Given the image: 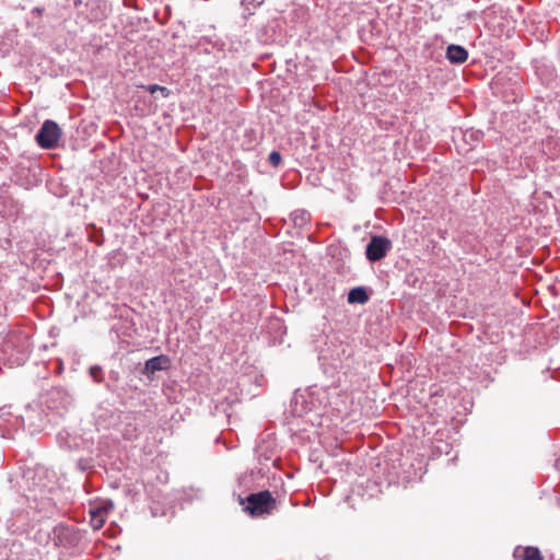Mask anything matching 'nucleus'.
<instances>
[{
  "mask_svg": "<svg viewBox=\"0 0 560 560\" xmlns=\"http://www.w3.org/2000/svg\"><path fill=\"white\" fill-rule=\"evenodd\" d=\"M290 220L295 228H303L310 222L311 214L306 210H295L290 214Z\"/></svg>",
  "mask_w": 560,
  "mask_h": 560,
  "instance_id": "nucleus-12",
  "label": "nucleus"
},
{
  "mask_svg": "<svg viewBox=\"0 0 560 560\" xmlns=\"http://www.w3.org/2000/svg\"><path fill=\"white\" fill-rule=\"evenodd\" d=\"M142 88L151 94H153L155 92H161L163 97H168L171 94V91L166 86H162L159 84H149V85H145Z\"/></svg>",
  "mask_w": 560,
  "mask_h": 560,
  "instance_id": "nucleus-15",
  "label": "nucleus"
},
{
  "mask_svg": "<svg viewBox=\"0 0 560 560\" xmlns=\"http://www.w3.org/2000/svg\"><path fill=\"white\" fill-rule=\"evenodd\" d=\"M108 378H109V383H107V384H106V388H107L108 390H110V392H114V390H115V388H114V386L112 385V383H116V382H118V381H119V378H120V374H119V372H118V371L112 370V371H109V373H108Z\"/></svg>",
  "mask_w": 560,
  "mask_h": 560,
  "instance_id": "nucleus-18",
  "label": "nucleus"
},
{
  "mask_svg": "<svg viewBox=\"0 0 560 560\" xmlns=\"http://www.w3.org/2000/svg\"><path fill=\"white\" fill-rule=\"evenodd\" d=\"M105 523V518L100 509L91 510V524L95 529L101 528Z\"/></svg>",
  "mask_w": 560,
  "mask_h": 560,
  "instance_id": "nucleus-14",
  "label": "nucleus"
},
{
  "mask_svg": "<svg viewBox=\"0 0 560 560\" xmlns=\"http://www.w3.org/2000/svg\"><path fill=\"white\" fill-rule=\"evenodd\" d=\"M13 179L21 187H24L25 189H30L32 187L39 185V183H42L40 168L36 164H33V165L19 164L15 167V171L13 173Z\"/></svg>",
  "mask_w": 560,
  "mask_h": 560,
  "instance_id": "nucleus-2",
  "label": "nucleus"
},
{
  "mask_svg": "<svg viewBox=\"0 0 560 560\" xmlns=\"http://www.w3.org/2000/svg\"><path fill=\"white\" fill-rule=\"evenodd\" d=\"M90 376L93 378L96 383H102L104 381L103 377V369L100 365H92L89 369Z\"/></svg>",
  "mask_w": 560,
  "mask_h": 560,
  "instance_id": "nucleus-16",
  "label": "nucleus"
},
{
  "mask_svg": "<svg viewBox=\"0 0 560 560\" xmlns=\"http://www.w3.org/2000/svg\"><path fill=\"white\" fill-rule=\"evenodd\" d=\"M383 493V477L374 476L365 481L362 486V497L366 499L378 498Z\"/></svg>",
  "mask_w": 560,
  "mask_h": 560,
  "instance_id": "nucleus-8",
  "label": "nucleus"
},
{
  "mask_svg": "<svg viewBox=\"0 0 560 560\" xmlns=\"http://www.w3.org/2000/svg\"><path fill=\"white\" fill-rule=\"evenodd\" d=\"M349 304H364L369 301V294L363 287H355L348 293Z\"/></svg>",
  "mask_w": 560,
  "mask_h": 560,
  "instance_id": "nucleus-11",
  "label": "nucleus"
},
{
  "mask_svg": "<svg viewBox=\"0 0 560 560\" xmlns=\"http://www.w3.org/2000/svg\"><path fill=\"white\" fill-rule=\"evenodd\" d=\"M386 244H387V250H388V249H389V247H390V242H389V240H387V241H386Z\"/></svg>",
  "mask_w": 560,
  "mask_h": 560,
  "instance_id": "nucleus-22",
  "label": "nucleus"
},
{
  "mask_svg": "<svg viewBox=\"0 0 560 560\" xmlns=\"http://www.w3.org/2000/svg\"><path fill=\"white\" fill-rule=\"evenodd\" d=\"M366 258L371 261H376L385 256V236H373L366 245Z\"/></svg>",
  "mask_w": 560,
  "mask_h": 560,
  "instance_id": "nucleus-7",
  "label": "nucleus"
},
{
  "mask_svg": "<svg viewBox=\"0 0 560 560\" xmlns=\"http://www.w3.org/2000/svg\"><path fill=\"white\" fill-rule=\"evenodd\" d=\"M171 359L166 354H160L145 361L141 373L149 380H153L155 372L168 370Z\"/></svg>",
  "mask_w": 560,
  "mask_h": 560,
  "instance_id": "nucleus-6",
  "label": "nucleus"
},
{
  "mask_svg": "<svg viewBox=\"0 0 560 560\" xmlns=\"http://www.w3.org/2000/svg\"><path fill=\"white\" fill-rule=\"evenodd\" d=\"M11 411L8 407L0 408V429L5 425L7 422L10 421Z\"/></svg>",
  "mask_w": 560,
  "mask_h": 560,
  "instance_id": "nucleus-19",
  "label": "nucleus"
},
{
  "mask_svg": "<svg viewBox=\"0 0 560 560\" xmlns=\"http://www.w3.org/2000/svg\"><path fill=\"white\" fill-rule=\"evenodd\" d=\"M114 508V503L110 500L103 501L100 503L95 509H100V511L103 513V515L110 511Z\"/></svg>",
  "mask_w": 560,
  "mask_h": 560,
  "instance_id": "nucleus-20",
  "label": "nucleus"
},
{
  "mask_svg": "<svg viewBox=\"0 0 560 560\" xmlns=\"http://www.w3.org/2000/svg\"><path fill=\"white\" fill-rule=\"evenodd\" d=\"M268 162L273 167H278L282 162V156L278 151H271L268 156Z\"/></svg>",
  "mask_w": 560,
  "mask_h": 560,
  "instance_id": "nucleus-17",
  "label": "nucleus"
},
{
  "mask_svg": "<svg viewBox=\"0 0 560 560\" xmlns=\"http://www.w3.org/2000/svg\"><path fill=\"white\" fill-rule=\"evenodd\" d=\"M291 405L293 406V412L298 416H302V413L306 412L310 407L306 404L305 397L303 394L295 393Z\"/></svg>",
  "mask_w": 560,
  "mask_h": 560,
  "instance_id": "nucleus-13",
  "label": "nucleus"
},
{
  "mask_svg": "<svg viewBox=\"0 0 560 560\" xmlns=\"http://www.w3.org/2000/svg\"><path fill=\"white\" fill-rule=\"evenodd\" d=\"M244 506V511L252 516H261L270 514L275 509L276 500L268 490L250 493L245 500L241 499L240 503Z\"/></svg>",
  "mask_w": 560,
  "mask_h": 560,
  "instance_id": "nucleus-1",
  "label": "nucleus"
},
{
  "mask_svg": "<svg viewBox=\"0 0 560 560\" xmlns=\"http://www.w3.org/2000/svg\"><path fill=\"white\" fill-rule=\"evenodd\" d=\"M35 11L39 13L42 10L39 8H35Z\"/></svg>",
  "mask_w": 560,
  "mask_h": 560,
  "instance_id": "nucleus-23",
  "label": "nucleus"
},
{
  "mask_svg": "<svg viewBox=\"0 0 560 560\" xmlns=\"http://www.w3.org/2000/svg\"><path fill=\"white\" fill-rule=\"evenodd\" d=\"M45 419L46 416L38 406H27L24 415L16 418L15 421H21L23 427H26L31 433H34L44 429Z\"/></svg>",
  "mask_w": 560,
  "mask_h": 560,
  "instance_id": "nucleus-5",
  "label": "nucleus"
},
{
  "mask_svg": "<svg viewBox=\"0 0 560 560\" xmlns=\"http://www.w3.org/2000/svg\"><path fill=\"white\" fill-rule=\"evenodd\" d=\"M255 0H243V4H253Z\"/></svg>",
  "mask_w": 560,
  "mask_h": 560,
  "instance_id": "nucleus-21",
  "label": "nucleus"
},
{
  "mask_svg": "<svg viewBox=\"0 0 560 560\" xmlns=\"http://www.w3.org/2000/svg\"><path fill=\"white\" fill-rule=\"evenodd\" d=\"M446 58L451 63H463L468 58V51L459 45H450L446 49Z\"/></svg>",
  "mask_w": 560,
  "mask_h": 560,
  "instance_id": "nucleus-9",
  "label": "nucleus"
},
{
  "mask_svg": "<svg viewBox=\"0 0 560 560\" xmlns=\"http://www.w3.org/2000/svg\"><path fill=\"white\" fill-rule=\"evenodd\" d=\"M61 136V130L54 120H45L36 133V141L43 149H52L57 145Z\"/></svg>",
  "mask_w": 560,
  "mask_h": 560,
  "instance_id": "nucleus-4",
  "label": "nucleus"
},
{
  "mask_svg": "<svg viewBox=\"0 0 560 560\" xmlns=\"http://www.w3.org/2000/svg\"><path fill=\"white\" fill-rule=\"evenodd\" d=\"M52 540L56 546L70 549L80 544L81 534L73 526L59 524L52 529Z\"/></svg>",
  "mask_w": 560,
  "mask_h": 560,
  "instance_id": "nucleus-3",
  "label": "nucleus"
},
{
  "mask_svg": "<svg viewBox=\"0 0 560 560\" xmlns=\"http://www.w3.org/2000/svg\"><path fill=\"white\" fill-rule=\"evenodd\" d=\"M513 556L515 560H544L539 549L536 547H518Z\"/></svg>",
  "mask_w": 560,
  "mask_h": 560,
  "instance_id": "nucleus-10",
  "label": "nucleus"
}]
</instances>
